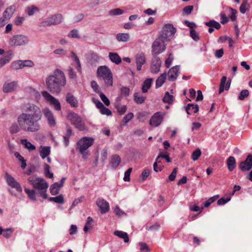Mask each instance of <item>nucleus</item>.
<instances>
[{"instance_id": "obj_61", "label": "nucleus", "mask_w": 252, "mask_h": 252, "mask_svg": "<svg viewBox=\"0 0 252 252\" xmlns=\"http://www.w3.org/2000/svg\"><path fill=\"white\" fill-rule=\"evenodd\" d=\"M193 5H188L187 6H185L183 8V12L185 14L189 15L190 14L191 12L193 11Z\"/></svg>"}, {"instance_id": "obj_36", "label": "nucleus", "mask_w": 252, "mask_h": 252, "mask_svg": "<svg viewBox=\"0 0 252 252\" xmlns=\"http://www.w3.org/2000/svg\"><path fill=\"white\" fill-rule=\"evenodd\" d=\"M114 234L116 236L121 238L124 239V242L125 243H127L129 241L128 235L126 232L122 231L117 230L114 232Z\"/></svg>"}, {"instance_id": "obj_29", "label": "nucleus", "mask_w": 252, "mask_h": 252, "mask_svg": "<svg viewBox=\"0 0 252 252\" xmlns=\"http://www.w3.org/2000/svg\"><path fill=\"white\" fill-rule=\"evenodd\" d=\"M134 101L137 104L143 103L146 100V97L141 94L140 93L136 92L133 94Z\"/></svg>"}, {"instance_id": "obj_23", "label": "nucleus", "mask_w": 252, "mask_h": 252, "mask_svg": "<svg viewBox=\"0 0 252 252\" xmlns=\"http://www.w3.org/2000/svg\"><path fill=\"white\" fill-rule=\"evenodd\" d=\"M121 160V158L119 155L116 154L113 155L109 161L111 168L113 169L116 168L119 165Z\"/></svg>"}, {"instance_id": "obj_55", "label": "nucleus", "mask_w": 252, "mask_h": 252, "mask_svg": "<svg viewBox=\"0 0 252 252\" xmlns=\"http://www.w3.org/2000/svg\"><path fill=\"white\" fill-rule=\"evenodd\" d=\"M130 90L126 87H122L121 88V95L128 96L129 94Z\"/></svg>"}, {"instance_id": "obj_46", "label": "nucleus", "mask_w": 252, "mask_h": 252, "mask_svg": "<svg viewBox=\"0 0 252 252\" xmlns=\"http://www.w3.org/2000/svg\"><path fill=\"white\" fill-rule=\"evenodd\" d=\"M124 13V11L121 8H118L112 9L109 12V14L111 16H117L121 15Z\"/></svg>"}, {"instance_id": "obj_17", "label": "nucleus", "mask_w": 252, "mask_h": 252, "mask_svg": "<svg viewBox=\"0 0 252 252\" xmlns=\"http://www.w3.org/2000/svg\"><path fill=\"white\" fill-rule=\"evenodd\" d=\"M17 87V81L6 82L3 85L2 91L5 93L13 92L16 90Z\"/></svg>"}, {"instance_id": "obj_12", "label": "nucleus", "mask_w": 252, "mask_h": 252, "mask_svg": "<svg viewBox=\"0 0 252 252\" xmlns=\"http://www.w3.org/2000/svg\"><path fill=\"white\" fill-rule=\"evenodd\" d=\"M161 64V62L159 58L155 55L153 56L150 67L151 72L153 74L158 73L160 71Z\"/></svg>"}, {"instance_id": "obj_60", "label": "nucleus", "mask_w": 252, "mask_h": 252, "mask_svg": "<svg viewBox=\"0 0 252 252\" xmlns=\"http://www.w3.org/2000/svg\"><path fill=\"white\" fill-rule=\"evenodd\" d=\"M13 230L11 228H6L3 231V236L6 238H9L11 236Z\"/></svg>"}, {"instance_id": "obj_11", "label": "nucleus", "mask_w": 252, "mask_h": 252, "mask_svg": "<svg viewBox=\"0 0 252 252\" xmlns=\"http://www.w3.org/2000/svg\"><path fill=\"white\" fill-rule=\"evenodd\" d=\"M42 96L47 101H48L50 104L53 105L54 109L57 111L61 110V106L59 101L55 97L52 96L47 91H43L41 93Z\"/></svg>"}, {"instance_id": "obj_4", "label": "nucleus", "mask_w": 252, "mask_h": 252, "mask_svg": "<svg viewBox=\"0 0 252 252\" xmlns=\"http://www.w3.org/2000/svg\"><path fill=\"white\" fill-rule=\"evenodd\" d=\"M97 76L102 79L108 87L113 85V75L111 70L106 65L99 66L97 69Z\"/></svg>"}, {"instance_id": "obj_35", "label": "nucleus", "mask_w": 252, "mask_h": 252, "mask_svg": "<svg viewBox=\"0 0 252 252\" xmlns=\"http://www.w3.org/2000/svg\"><path fill=\"white\" fill-rule=\"evenodd\" d=\"M21 143L24 146L25 148L28 149L30 151L35 150V146L32 144L30 142L28 141L26 139H22L21 140Z\"/></svg>"}, {"instance_id": "obj_63", "label": "nucleus", "mask_w": 252, "mask_h": 252, "mask_svg": "<svg viewBox=\"0 0 252 252\" xmlns=\"http://www.w3.org/2000/svg\"><path fill=\"white\" fill-rule=\"evenodd\" d=\"M51 25L50 24V22L48 18L39 24V26L40 27H45Z\"/></svg>"}, {"instance_id": "obj_43", "label": "nucleus", "mask_w": 252, "mask_h": 252, "mask_svg": "<svg viewBox=\"0 0 252 252\" xmlns=\"http://www.w3.org/2000/svg\"><path fill=\"white\" fill-rule=\"evenodd\" d=\"M24 190L26 192V193L28 194V197L30 199L34 201L36 200L35 193L34 190H30L28 189L27 188H25Z\"/></svg>"}, {"instance_id": "obj_57", "label": "nucleus", "mask_w": 252, "mask_h": 252, "mask_svg": "<svg viewBox=\"0 0 252 252\" xmlns=\"http://www.w3.org/2000/svg\"><path fill=\"white\" fill-rule=\"evenodd\" d=\"M134 117L133 114L131 112L128 113L123 119V122L125 124L129 122Z\"/></svg>"}, {"instance_id": "obj_34", "label": "nucleus", "mask_w": 252, "mask_h": 252, "mask_svg": "<svg viewBox=\"0 0 252 252\" xmlns=\"http://www.w3.org/2000/svg\"><path fill=\"white\" fill-rule=\"evenodd\" d=\"M39 9L34 5H31L26 8L25 12L29 16H32L36 12H38Z\"/></svg>"}, {"instance_id": "obj_13", "label": "nucleus", "mask_w": 252, "mask_h": 252, "mask_svg": "<svg viewBox=\"0 0 252 252\" xmlns=\"http://www.w3.org/2000/svg\"><path fill=\"white\" fill-rule=\"evenodd\" d=\"M122 97L118 96L114 103L115 108L117 109V113L120 115L124 114L127 110V106L126 105H122L121 103Z\"/></svg>"}, {"instance_id": "obj_53", "label": "nucleus", "mask_w": 252, "mask_h": 252, "mask_svg": "<svg viewBox=\"0 0 252 252\" xmlns=\"http://www.w3.org/2000/svg\"><path fill=\"white\" fill-rule=\"evenodd\" d=\"M173 59L174 57L173 54L172 53H170L168 58L166 60L165 62V64L167 68H169L170 66Z\"/></svg>"}, {"instance_id": "obj_39", "label": "nucleus", "mask_w": 252, "mask_h": 252, "mask_svg": "<svg viewBox=\"0 0 252 252\" xmlns=\"http://www.w3.org/2000/svg\"><path fill=\"white\" fill-rule=\"evenodd\" d=\"M205 25L209 27H212L213 29L215 28L217 30L220 29L221 27L220 24L215 20H210L209 22H206Z\"/></svg>"}, {"instance_id": "obj_3", "label": "nucleus", "mask_w": 252, "mask_h": 252, "mask_svg": "<svg viewBox=\"0 0 252 252\" xmlns=\"http://www.w3.org/2000/svg\"><path fill=\"white\" fill-rule=\"evenodd\" d=\"M28 181L32 185L34 188L39 190V193L41 196L44 199L47 198L46 191L48 184L43 178H36L34 179L30 177L28 179Z\"/></svg>"}, {"instance_id": "obj_47", "label": "nucleus", "mask_w": 252, "mask_h": 252, "mask_svg": "<svg viewBox=\"0 0 252 252\" xmlns=\"http://www.w3.org/2000/svg\"><path fill=\"white\" fill-rule=\"evenodd\" d=\"M190 36L195 41H197L200 39L198 33L193 29L190 30Z\"/></svg>"}, {"instance_id": "obj_40", "label": "nucleus", "mask_w": 252, "mask_h": 252, "mask_svg": "<svg viewBox=\"0 0 252 252\" xmlns=\"http://www.w3.org/2000/svg\"><path fill=\"white\" fill-rule=\"evenodd\" d=\"M50 166L46 164H44V171L45 176L48 178H53V174L50 172Z\"/></svg>"}, {"instance_id": "obj_14", "label": "nucleus", "mask_w": 252, "mask_h": 252, "mask_svg": "<svg viewBox=\"0 0 252 252\" xmlns=\"http://www.w3.org/2000/svg\"><path fill=\"white\" fill-rule=\"evenodd\" d=\"M239 167L242 171H249L252 168V155H249L244 161L240 162Z\"/></svg>"}, {"instance_id": "obj_41", "label": "nucleus", "mask_w": 252, "mask_h": 252, "mask_svg": "<svg viewBox=\"0 0 252 252\" xmlns=\"http://www.w3.org/2000/svg\"><path fill=\"white\" fill-rule=\"evenodd\" d=\"M163 102L164 103H167L169 104H171L173 101V96L172 95H170L169 92H166L164 94V96L162 99Z\"/></svg>"}, {"instance_id": "obj_25", "label": "nucleus", "mask_w": 252, "mask_h": 252, "mask_svg": "<svg viewBox=\"0 0 252 252\" xmlns=\"http://www.w3.org/2000/svg\"><path fill=\"white\" fill-rule=\"evenodd\" d=\"M109 58L112 62L116 64H120L122 62L121 57L117 53L109 52Z\"/></svg>"}, {"instance_id": "obj_22", "label": "nucleus", "mask_w": 252, "mask_h": 252, "mask_svg": "<svg viewBox=\"0 0 252 252\" xmlns=\"http://www.w3.org/2000/svg\"><path fill=\"white\" fill-rule=\"evenodd\" d=\"M137 69L139 71L141 70L142 66L145 63V56L143 53L136 55L135 58Z\"/></svg>"}, {"instance_id": "obj_30", "label": "nucleus", "mask_w": 252, "mask_h": 252, "mask_svg": "<svg viewBox=\"0 0 252 252\" xmlns=\"http://www.w3.org/2000/svg\"><path fill=\"white\" fill-rule=\"evenodd\" d=\"M167 77L166 72L162 73L157 79L156 81V88H158L160 87L165 82V79Z\"/></svg>"}, {"instance_id": "obj_58", "label": "nucleus", "mask_w": 252, "mask_h": 252, "mask_svg": "<svg viewBox=\"0 0 252 252\" xmlns=\"http://www.w3.org/2000/svg\"><path fill=\"white\" fill-rule=\"evenodd\" d=\"M177 168L175 167L173 169L172 173L169 175L168 179L170 181H173L175 180L177 173Z\"/></svg>"}, {"instance_id": "obj_44", "label": "nucleus", "mask_w": 252, "mask_h": 252, "mask_svg": "<svg viewBox=\"0 0 252 252\" xmlns=\"http://www.w3.org/2000/svg\"><path fill=\"white\" fill-rule=\"evenodd\" d=\"M48 199L50 201H54L57 203L62 204L64 202V199L62 194L56 197H49Z\"/></svg>"}, {"instance_id": "obj_48", "label": "nucleus", "mask_w": 252, "mask_h": 252, "mask_svg": "<svg viewBox=\"0 0 252 252\" xmlns=\"http://www.w3.org/2000/svg\"><path fill=\"white\" fill-rule=\"evenodd\" d=\"M226 77L223 76L221 79V82L219 87V94H221L224 90V85L226 84Z\"/></svg>"}, {"instance_id": "obj_31", "label": "nucleus", "mask_w": 252, "mask_h": 252, "mask_svg": "<svg viewBox=\"0 0 252 252\" xmlns=\"http://www.w3.org/2000/svg\"><path fill=\"white\" fill-rule=\"evenodd\" d=\"M15 11V6L11 5L7 7L3 13L4 18L10 19Z\"/></svg>"}, {"instance_id": "obj_5", "label": "nucleus", "mask_w": 252, "mask_h": 252, "mask_svg": "<svg viewBox=\"0 0 252 252\" xmlns=\"http://www.w3.org/2000/svg\"><path fill=\"white\" fill-rule=\"evenodd\" d=\"M67 118L75 128L80 131L86 130V125L82 118L78 114L73 112H68Z\"/></svg>"}, {"instance_id": "obj_56", "label": "nucleus", "mask_w": 252, "mask_h": 252, "mask_svg": "<svg viewBox=\"0 0 252 252\" xmlns=\"http://www.w3.org/2000/svg\"><path fill=\"white\" fill-rule=\"evenodd\" d=\"M68 76L70 79H76L77 77V75L75 72L73 68L71 67H69L68 69Z\"/></svg>"}, {"instance_id": "obj_26", "label": "nucleus", "mask_w": 252, "mask_h": 252, "mask_svg": "<svg viewBox=\"0 0 252 252\" xmlns=\"http://www.w3.org/2000/svg\"><path fill=\"white\" fill-rule=\"evenodd\" d=\"M228 170L229 171H233L236 166V160L235 158L232 157H229L226 161Z\"/></svg>"}, {"instance_id": "obj_24", "label": "nucleus", "mask_w": 252, "mask_h": 252, "mask_svg": "<svg viewBox=\"0 0 252 252\" xmlns=\"http://www.w3.org/2000/svg\"><path fill=\"white\" fill-rule=\"evenodd\" d=\"M51 25H57L61 23L63 19V16L61 14H57L48 18Z\"/></svg>"}, {"instance_id": "obj_18", "label": "nucleus", "mask_w": 252, "mask_h": 252, "mask_svg": "<svg viewBox=\"0 0 252 252\" xmlns=\"http://www.w3.org/2000/svg\"><path fill=\"white\" fill-rule=\"evenodd\" d=\"M180 73V66L176 65L171 68L168 72V79L169 81H175Z\"/></svg>"}, {"instance_id": "obj_2", "label": "nucleus", "mask_w": 252, "mask_h": 252, "mask_svg": "<svg viewBox=\"0 0 252 252\" xmlns=\"http://www.w3.org/2000/svg\"><path fill=\"white\" fill-rule=\"evenodd\" d=\"M39 120L26 114L21 113L17 118V122L20 128L27 132H36L40 129Z\"/></svg>"}, {"instance_id": "obj_62", "label": "nucleus", "mask_w": 252, "mask_h": 252, "mask_svg": "<svg viewBox=\"0 0 252 252\" xmlns=\"http://www.w3.org/2000/svg\"><path fill=\"white\" fill-rule=\"evenodd\" d=\"M230 200V198L229 197H222L218 200L217 203L218 205H222L228 202Z\"/></svg>"}, {"instance_id": "obj_38", "label": "nucleus", "mask_w": 252, "mask_h": 252, "mask_svg": "<svg viewBox=\"0 0 252 252\" xmlns=\"http://www.w3.org/2000/svg\"><path fill=\"white\" fill-rule=\"evenodd\" d=\"M20 128L19 124L14 123L9 127V132L11 134L17 133L20 131Z\"/></svg>"}, {"instance_id": "obj_9", "label": "nucleus", "mask_w": 252, "mask_h": 252, "mask_svg": "<svg viewBox=\"0 0 252 252\" xmlns=\"http://www.w3.org/2000/svg\"><path fill=\"white\" fill-rule=\"evenodd\" d=\"M29 41L28 36L22 34L16 35L10 38L9 44L11 46L25 45Z\"/></svg>"}, {"instance_id": "obj_49", "label": "nucleus", "mask_w": 252, "mask_h": 252, "mask_svg": "<svg viewBox=\"0 0 252 252\" xmlns=\"http://www.w3.org/2000/svg\"><path fill=\"white\" fill-rule=\"evenodd\" d=\"M68 36L71 38H80L78 31L76 29L71 30L68 33Z\"/></svg>"}, {"instance_id": "obj_59", "label": "nucleus", "mask_w": 252, "mask_h": 252, "mask_svg": "<svg viewBox=\"0 0 252 252\" xmlns=\"http://www.w3.org/2000/svg\"><path fill=\"white\" fill-rule=\"evenodd\" d=\"M132 168H128L125 173V176L124 177V180L126 182H128L130 181V175L132 171Z\"/></svg>"}, {"instance_id": "obj_7", "label": "nucleus", "mask_w": 252, "mask_h": 252, "mask_svg": "<svg viewBox=\"0 0 252 252\" xmlns=\"http://www.w3.org/2000/svg\"><path fill=\"white\" fill-rule=\"evenodd\" d=\"M176 32V29L172 24H166L163 26L158 36L164 40L169 41L174 36Z\"/></svg>"}, {"instance_id": "obj_37", "label": "nucleus", "mask_w": 252, "mask_h": 252, "mask_svg": "<svg viewBox=\"0 0 252 252\" xmlns=\"http://www.w3.org/2000/svg\"><path fill=\"white\" fill-rule=\"evenodd\" d=\"M72 130L71 128L69 126H68L67 128V130L65 134L63 136L65 146H68L69 144V139L70 136L72 135Z\"/></svg>"}, {"instance_id": "obj_10", "label": "nucleus", "mask_w": 252, "mask_h": 252, "mask_svg": "<svg viewBox=\"0 0 252 252\" xmlns=\"http://www.w3.org/2000/svg\"><path fill=\"white\" fill-rule=\"evenodd\" d=\"M94 141L93 138L83 137L77 142V149L80 153H83L93 145Z\"/></svg>"}, {"instance_id": "obj_20", "label": "nucleus", "mask_w": 252, "mask_h": 252, "mask_svg": "<svg viewBox=\"0 0 252 252\" xmlns=\"http://www.w3.org/2000/svg\"><path fill=\"white\" fill-rule=\"evenodd\" d=\"M96 204L102 214H105L109 211V204L104 199L98 198L96 201Z\"/></svg>"}, {"instance_id": "obj_51", "label": "nucleus", "mask_w": 252, "mask_h": 252, "mask_svg": "<svg viewBox=\"0 0 252 252\" xmlns=\"http://www.w3.org/2000/svg\"><path fill=\"white\" fill-rule=\"evenodd\" d=\"M249 95V92L248 90H242L238 96V99L240 100H244L245 98L248 97Z\"/></svg>"}, {"instance_id": "obj_45", "label": "nucleus", "mask_w": 252, "mask_h": 252, "mask_svg": "<svg viewBox=\"0 0 252 252\" xmlns=\"http://www.w3.org/2000/svg\"><path fill=\"white\" fill-rule=\"evenodd\" d=\"M201 155V151L200 149L198 148L194 150L191 154V159L193 161H195Z\"/></svg>"}, {"instance_id": "obj_33", "label": "nucleus", "mask_w": 252, "mask_h": 252, "mask_svg": "<svg viewBox=\"0 0 252 252\" xmlns=\"http://www.w3.org/2000/svg\"><path fill=\"white\" fill-rule=\"evenodd\" d=\"M186 110L187 114L190 115L191 114L190 112L192 110L194 113H197L199 110V107L197 104L194 105L192 103H189L186 107Z\"/></svg>"}, {"instance_id": "obj_28", "label": "nucleus", "mask_w": 252, "mask_h": 252, "mask_svg": "<svg viewBox=\"0 0 252 252\" xmlns=\"http://www.w3.org/2000/svg\"><path fill=\"white\" fill-rule=\"evenodd\" d=\"M116 38L119 42H127L130 39V35L127 33H119L116 34Z\"/></svg>"}, {"instance_id": "obj_52", "label": "nucleus", "mask_w": 252, "mask_h": 252, "mask_svg": "<svg viewBox=\"0 0 252 252\" xmlns=\"http://www.w3.org/2000/svg\"><path fill=\"white\" fill-rule=\"evenodd\" d=\"M99 96L101 99V100L103 102V103L106 105L109 106L110 104V102L109 99L106 97V96L102 92H100L99 94Z\"/></svg>"}, {"instance_id": "obj_6", "label": "nucleus", "mask_w": 252, "mask_h": 252, "mask_svg": "<svg viewBox=\"0 0 252 252\" xmlns=\"http://www.w3.org/2000/svg\"><path fill=\"white\" fill-rule=\"evenodd\" d=\"M23 113L30 115L31 117L40 120L42 118V111L41 109L37 105L33 103L27 104L24 108Z\"/></svg>"}, {"instance_id": "obj_42", "label": "nucleus", "mask_w": 252, "mask_h": 252, "mask_svg": "<svg viewBox=\"0 0 252 252\" xmlns=\"http://www.w3.org/2000/svg\"><path fill=\"white\" fill-rule=\"evenodd\" d=\"M60 187H58L57 183H54L50 187V192L52 195H55L59 193V189Z\"/></svg>"}, {"instance_id": "obj_27", "label": "nucleus", "mask_w": 252, "mask_h": 252, "mask_svg": "<svg viewBox=\"0 0 252 252\" xmlns=\"http://www.w3.org/2000/svg\"><path fill=\"white\" fill-rule=\"evenodd\" d=\"M39 154L42 158H45L50 154V147L49 146H40Z\"/></svg>"}, {"instance_id": "obj_50", "label": "nucleus", "mask_w": 252, "mask_h": 252, "mask_svg": "<svg viewBox=\"0 0 252 252\" xmlns=\"http://www.w3.org/2000/svg\"><path fill=\"white\" fill-rule=\"evenodd\" d=\"M140 247V250L141 252H150V249H149L148 246L147 244L145 243H139Z\"/></svg>"}, {"instance_id": "obj_8", "label": "nucleus", "mask_w": 252, "mask_h": 252, "mask_svg": "<svg viewBox=\"0 0 252 252\" xmlns=\"http://www.w3.org/2000/svg\"><path fill=\"white\" fill-rule=\"evenodd\" d=\"M164 40L162 38L159 36L154 41L152 45V53L153 55L156 56L163 52L166 49V46Z\"/></svg>"}, {"instance_id": "obj_21", "label": "nucleus", "mask_w": 252, "mask_h": 252, "mask_svg": "<svg viewBox=\"0 0 252 252\" xmlns=\"http://www.w3.org/2000/svg\"><path fill=\"white\" fill-rule=\"evenodd\" d=\"M65 100L71 107L76 108L78 106V101L76 97L72 94L67 93L66 94Z\"/></svg>"}, {"instance_id": "obj_54", "label": "nucleus", "mask_w": 252, "mask_h": 252, "mask_svg": "<svg viewBox=\"0 0 252 252\" xmlns=\"http://www.w3.org/2000/svg\"><path fill=\"white\" fill-rule=\"evenodd\" d=\"M100 112L101 114L106 115L107 116H110L112 115L111 111L104 106L100 109Z\"/></svg>"}, {"instance_id": "obj_32", "label": "nucleus", "mask_w": 252, "mask_h": 252, "mask_svg": "<svg viewBox=\"0 0 252 252\" xmlns=\"http://www.w3.org/2000/svg\"><path fill=\"white\" fill-rule=\"evenodd\" d=\"M153 79L152 78H148L146 79L142 85V91L143 93H146L150 88Z\"/></svg>"}, {"instance_id": "obj_16", "label": "nucleus", "mask_w": 252, "mask_h": 252, "mask_svg": "<svg viewBox=\"0 0 252 252\" xmlns=\"http://www.w3.org/2000/svg\"><path fill=\"white\" fill-rule=\"evenodd\" d=\"M163 115L161 112H158L154 114L150 120V124L155 126H158L163 121Z\"/></svg>"}, {"instance_id": "obj_15", "label": "nucleus", "mask_w": 252, "mask_h": 252, "mask_svg": "<svg viewBox=\"0 0 252 252\" xmlns=\"http://www.w3.org/2000/svg\"><path fill=\"white\" fill-rule=\"evenodd\" d=\"M5 178L9 186L12 188H15L19 192H22V189L21 185L13 177L6 173L5 174Z\"/></svg>"}, {"instance_id": "obj_1", "label": "nucleus", "mask_w": 252, "mask_h": 252, "mask_svg": "<svg viewBox=\"0 0 252 252\" xmlns=\"http://www.w3.org/2000/svg\"><path fill=\"white\" fill-rule=\"evenodd\" d=\"M66 84V77L61 70L56 69L45 80L46 87L49 92L58 94Z\"/></svg>"}, {"instance_id": "obj_19", "label": "nucleus", "mask_w": 252, "mask_h": 252, "mask_svg": "<svg viewBox=\"0 0 252 252\" xmlns=\"http://www.w3.org/2000/svg\"><path fill=\"white\" fill-rule=\"evenodd\" d=\"M43 113L48 121V124L51 126H55L56 123L52 112L48 108L43 110Z\"/></svg>"}, {"instance_id": "obj_64", "label": "nucleus", "mask_w": 252, "mask_h": 252, "mask_svg": "<svg viewBox=\"0 0 252 252\" xmlns=\"http://www.w3.org/2000/svg\"><path fill=\"white\" fill-rule=\"evenodd\" d=\"M220 16L221 18L220 23L222 24H225L228 22V19L226 15L224 13H221L220 14Z\"/></svg>"}]
</instances>
